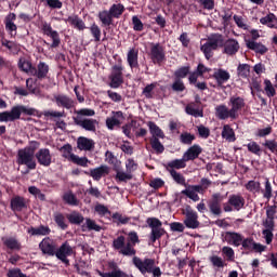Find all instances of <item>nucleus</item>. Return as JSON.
<instances>
[{"mask_svg": "<svg viewBox=\"0 0 277 277\" xmlns=\"http://www.w3.org/2000/svg\"><path fill=\"white\" fill-rule=\"evenodd\" d=\"M61 153H62L63 157L65 159H67V161H70L75 155V154H72V146H70L69 144L64 145L61 148Z\"/></svg>", "mask_w": 277, "mask_h": 277, "instance_id": "3c124183", "label": "nucleus"}, {"mask_svg": "<svg viewBox=\"0 0 277 277\" xmlns=\"http://www.w3.org/2000/svg\"><path fill=\"white\" fill-rule=\"evenodd\" d=\"M221 238L222 241L229 246H235V248H239V246H241V241H243V235L237 232H224L222 233Z\"/></svg>", "mask_w": 277, "mask_h": 277, "instance_id": "9d476101", "label": "nucleus"}, {"mask_svg": "<svg viewBox=\"0 0 277 277\" xmlns=\"http://www.w3.org/2000/svg\"><path fill=\"white\" fill-rule=\"evenodd\" d=\"M63 200L66 205H69V207H79V200L72 193H66L63 196Z\"/></svg>", "mask_w": 277, "mask_h": 277, "instance_id": "79ce46f5", "label": "nucleus"}, {"mask_svg": "<svg viewBox=\"0 0 277 277\" xmlns=\"http://www.w3.org/2000/svg\"><path fill=\"white\" fill-rule=\"evenodd\" d=\"M40 146L38 142L30 143L29 146L17 151L18 166H26L28 170H36V149Z\"/></svg>", "mask_w": 277, "mask_h": 277, "instance_id": "f257e3e1", "label": "nucleus"}, {"mask_svg": "<svg viewBox=\"0 0 277 277\" xmlns=\"http://www.w3.org/2000/svg\"><path fill=\"white\" fill-rule=\"evenodd\" d=\"M149 57L154 64H161V62L166 60V52L163 51V47H161L159 43H151Z\"/></svg>", "mask_w": 277, "mask_h": 277, "instance_id": "f8f14e48", "label": "nucleus"}, {"mask_svg": "<svg viewBox=\"0 0 277 277\" xmlns=\"http://www.w3.org/2000/svg\"><path fill=\"white\" fill-rule=\"evenodd\" d=\"M213 78L219 85H222L230 79V74L227 70L220 68L214 70Z\"/></svg>", "mask_w": 277, "mask_h": 277, "instance_id": "b1692460", "label": "nucleus"}, {"mask_svg": "<svg viewBox=\"0 0 277 277\" xmlns=\"http://www.w3.org/2000/svg\"><path fill=\"white\" fill-rule=\"evenodd\" d=\"M43 116L45 118H55L56 120H58L60 118H64L66 114L64 111L47 110L43 113Z\"/></svg>", "mask_w": 277, "mask_h": 277, "instance_id": "6e6d98bb", "label": "nucleus"}, {"mask_svg": "<svg viewBox=\"0 0 277 277\" xmlns=\"http://www.w3.org/2000/svg\"><path fill=\"white\" fill-rule=\"evenodd\" d=\"M2 242L4 246L9 248V250H19L21 249V242L16 240L14 237H3Z\"/></svg>", "mask_w": 277, "mask_h": 277, "instance_id": "c9c22d12", "label": "nucleus"}, {"mask_svg": "<svg viewBox=\"0 0 277 277\" xmlns=\"http://www.w3.org/2000/svg\"><path fill=\"white\" fill-rule=\"evenodd\" d=\"M215 116L219 120H227V118H233L235 120V115L232 109H228L226 105H219L215 107Z\"/></svg>", "mask_w": 277, "mask_h": 277, "instance_id": "f3484780", "label": "nucleus"}, {"mask_svg": "<svg viewBox=\"0 0 277 277\" xmlns=\"http://www.w3.org/2000/svg\"><path fill=\"white\" fill-rule=\"evenodd\" d=\"M246 44L251 51H254L255 53H260V55H265V52L267 51V47L254 40H247Z\"/></svg>", "mask_w": 277, "mask_h": 277, "instance_id": "cd10ccee", "label": "nucleus"}, {"mask_svg": "<svg viewBox=\"0 0 277 277\" xmlns=\"http://www.w3.org/2000/svg\"><path fill=\"white\" fill-rule=\"evenodd\" d=\"M146 224L149 226V228H151V233H150V241H153V243H155V241H157V239H161V237H163V235H166V229H163V223H161L159 221V219L157 217H148L146 220Z\"/></svg>", "mask_w": 277, "mask_h": 277, "instance_id": "423d86ee", "label": "nucleus"}, {"mask_svg": "<svg viewBox=\"0 0 277 277\" xmlns=\"http://www.w3.org/2000/svg\"><path fill=\"white\" fill-rule=\"evenodd\" d=\"M75 124L81 127L84 131H90L91 133H96V128L98 127V120L92 118H82L77 116L74 118Z\"/></svg>", "mask_w": 277, "mask_h": 277, "instance_id": "0eeeda50", "label": "nucleus"}, {"mask_svg": "<svg viewBox=\"0 0 277 277\" xmlns=\"http://www.w3.org/2000/svg\"><path fill=\"white\" fill-rule=\"evenodd\" d=\"M264 92L266 96H268V98H273V96H276V87H274L271 80H264Z\"/></svg>", "mask_w": 277, "mask_h": 277, "instance_id": "a19ab883", "label": "nucleus"}, {"mask_svg": "<svg viewBox=\"0 0 277 277\" xmlns=\"http://www.w3.org/2000/svg\"><path fill=\"white\" fill-rule=\"evenodd\" d=\"M238 77L242 79H248L250 77V65L248 64H240L237 68Z\"/></svg>", "mask_w": 277, "mask_h": 277, "instance_id": "c03bdc74", "label": "nucleus"}, {"mask_svg": "<svg viewBox=\"0 0 277 277\" xmlns=\"http://www.w3.org/2000/svg\"><path fill=\"white\" fill-rule=\"evenodd\" d=\"M36 158L40 166H44L45 168H49V166H51L52 157L51 151L48 148H42L37 151Z\"/></svg>", "mask_w": 277, "mask_h": 277, "instance_id": "dca6fc26", "label": "nucleus"}, {"mask_svg": "<svg viewBox=\"0 0 277 277\" xmlns=\"http://www.w3.org/2000/svg\"><path fill=\"white\" fill-rule=\"evenodd\" d=\"M222 137H223V140H226L227 142H235V140H237L235 137V131L228 124H225L223 127Z\"/></svg>", "mask_w": 277, "mask_h": 277, "instance_id": "58836bf2", "label": "nucleus"}, {"mask_svg": "<svg viewBox=\"0 0 277 277\" xmlns=\"http://www.w3.org/2000/svg\"><path fill=\"white\" fill-rule=\"evenodd\" d=\"M54 222L60 228H62V230H66V228H68V225L66 224V217H64V214L60 212L54 213Z\"/></svg>", "mask_w": 277, "mask_h": 277, "instance_id": "a18cd8bd", "label": "nucleus"}, {"mask_svg": "<svg viewBox=\"0 0 277 277\" xmlns=\"http://www.w3.org/2000/svg\"><path fill=\"white\" fill-rule=\"evenodd\" d=\"M229 103L232 105V114L237 118V113L239 111V109H243V107H246V102L243 101L242 97H230Z\"/></svg>", "mask_w": 277, "mask_h": 277, "instance_id": "412c9836", "label": "nucleus"}, {"mask_svg": "<svg viewBox=\"0 0 277 277\" xmlns=\"http://www.w3.org/2000/svg\"><path fill=\"white\" fill-rule=\"evenodd\" d=\"M18 66L21 70H23L24 72H29L30 75H31V70H34L31 63L25 58L19 60Z\"/></svg>", "mask_w": 277, "mask_h": 277, "instance_id": "864d4df0", "label": "nucleus"}, {"mask_svg": "<svg viewBox=\"0 0 277 277\" xmlns=\"http://www.w3.org/2000/svg\"><path fill=\"white\" fill-rule=\"evenodd\" d=\"M67 220L70 222V224H81V222H83V215L74 211L67 215Z\"/></svg>", "mask_w": 277, "mask_h": 277, "instance_id": "09e8293b", "label": "nucleus"}, {"mask_svg": "<svg viewBox=\"0 0 277 277\" xmlns=\"http://www.w3.org/2000/svg\"><path fill=\"white\" fill-rule=\"evenodd\" d=\"M182 194H184V196H187V198H190V200H194V202H198V200H200L198 193L194 192L190 187L182 190Z\"/></svg>", "mask_w": 277, "mask_h": 277, "instance_id": "052dcab7", "label": "nucleus"}, {"mask_svg": "<svg viewBox=\"0 0 277 277\" xmlns=\"http://www.w3.org/2000/svg\"><path fill=\"white\" fill-rule=\"evenodd\" d=\"M150 144H151V148H154L158 154H161L163 153V150H166V148L163 147V144H161V142H159V138L157 137H151Z\"/></svg>", "mask_w": 277, "mask_h": 277, "instance_id": "4d7b16f0", "label": "nucleus"}, {"mask_svg": "<svg viewBox=\"0 0 277 277\" xmlns=\"http://www.w3.org/2000/svg\"><path fill=\"white\" fill-rule=\"evenodd\" d=\"M85 226L88 230H95V233H101L102 228L98 224H96V221L92 219H85Z\"/></svg>", "mask_w": 277, "mask_h": 277, "instance_id": "5fc2aeb1", "label": "nucleus"}, {"mask_svg": "<svg viewBox=\"0 0 277 277\" xmlns=\"http://www.w3.org/2000/svg\"><path fill=\"white\" fill-rule=\"evenodd\" d=\"M105 157H106L107 163H109L110 166H114V170L120 168V163H121L120 160H118V158H116V156H114L111 151H106Z\"/></svg>", "mask_w": 277, "mask_h": 277, "instance_id": "49530a36", "label": "nucleus"}, {"mask_svg": "<svg viewBox=\"0 0 277 277\" xmlns=\"http://www.w3.org/2000/svg\"><path fill=\"white\" fill-rule=\"evenodd\" d=\"M185 111L188 116H194V118H202V116H205L202 109H199L196 103L186 105Z\"/></svg>", "mask_w": 277, "mask_h": 277, "instance_id": "2f4dec72", "label": "nucleus"}, {"mask_svg": "<svg viewBox=\"0 0 277 277\" xmlns=\"http://www.w3.org/2000/svg\"><path fill=\"white\" fill-rule=\"evenodd\" d=\"M72 247H70L68 242H65L56 251V256L60 259V261L68 265V256H72Z\"/></svg>", "mask_w": 277, "mask_h": 277, "instance_id": "2eb2a0df", "label": "nucleus"}, {"mask_svg": "<svg viewBox=\"0 0 277 277\" xmlns=\"http://www.w3.org/2000/svg\"><path fill=\"white\" fill-rule=\"evenodd\" d=\"M90 31L95 40V42H101V28L96 24H92Z\"/></svg>", "mask_w": 277, "mask_h": 277, "instance_id": "680f3d73", "label": "nucleus"}, {"mask_svg": "<svg viewBox=\"0 0 277 277\" xmlns=\"http://www.w3.org/2000/svg\"><path fill=\"white\" fill-rule=\"evenodd\" d=\"M108 12L113 15V18H120V16H122V12H124V5L120 3L113 4Z\"/></svg>", "mask_w": 277, "mask_h": 277, "instance_id": "37998d69", "label": "nucleus"}, {"mask_svg": "<svg viewBox=\"0 0 277 277\" xmlns=\"http://www.w3.org/2000/svg\"><path fill=\"white\" fill-rule=\"evenodd\" d=\"M47 75H49V65L44 62H40L37 69L35 67L31 69V76L37 77L38 79H44Z\"/></svg>", "mask_w": 277, "mask_h": 277, "instance_id": "aec40b11", "label": "nucleus"}, {"mask_svg": "<svg viewBox=\"0 0 277 277\" xmlns=\"http://www.w3.org/2000/svg\"><path fill=\"white\" fill-rule=\"evenodd\" d=\"M122 65H115L113 67L111 74H110V88L117 89L119 85H122L123 79H122Z\"/></svg>", "mask_w": 277, "mask_h": 277, "instance_id": "ddd939ff", "label": "nucleus"}, {"mask_svg": "<svg viewBox=\"0 0 277 277\" xmlns=\"http://www.w3.org/2000/svg\"><path fill=\"white\" fill-rule=\"evenodd\" d=\"M263 146H265V148H268V150H271V153H274L275 155L277 154V142L276 141L267 140V141H265Z\"/></svg>", "mask_w": 277, "mask_h": 277, "instance_id": "774afa93", "label": "nucleus"}, {"mask_svg": "<svg viewBox=\"0 0 277 277\" xmlns=\"http://www.w3.org/2000/svg\"><path fill=\"white\" fill-rule=\"evenodd\" d=\"M29 233H31L32 235H49V233H51V229H49V227L47 226H39L36 228L32 227Z\"/></svg>", "mask_w": 277, "mask_h": 277, "instance_id": "0e129e2a", "label": "nucleus"}, {"mask_svg": "<svg viewBox=\"0 0 277 277\" xmlns=\"http://www.w3.org/2000/svg\"><path fill=\"white\" fill-rule=\"evenodd\" d=\"M223 47L224 53H226V55H235V53L239 51V42L235 39H228L223 43Z\"/></svg>", "mask_w": 277, "mask_h": 277, "instance_id": "5701e85b", "label": "nucleus"}, {"mask_svg": "<svg viewBox=\"0 0 277 277\" xmlns=\"http://www.w3.org/2000/svg\"><path fill=\"white\" fill-rule=\"evenodd\" d=\"M147 127L149 128V132L153 135V137H156V138L160 137L161 140L166 137V135L163 134V131H161V129L158 126H156L155 122L148 121Z\"/></svg>", "mask_w": 277, "mask_h": 277, "instance_id": "4c0bfd02", "label": "nucleus"}, {"mask_svg": "<svg viewBox=\"0 0 277 277\" xmlns=\"http://www.w3.org/2000/svg\"><path fill=\"white\" fill-rule=\"evenodd\" d=\"M115 172H117L116 173V179L120 183H127V181H131V179H133L132 173H130L129 171H127V172L120 171V168L115 169Z\"/></svg>", "mask_w": 277, "mask_h": 277, "instance_id": "ea45409f", "label": "nucleus"}, {"mask_svg": "<svg viewBox=\"0 0 277 277\" xmlns=\"http://www.w3.org/2000/svg\"><path fill=\"white\" fill-rule=\"evenodd\" d=\"M183 168H187V160H185V156L182 159L171 160L166 164V170L170 172V170H183Z\"/></svg>", "mask_w": 277, "mask_h": 277, "instance_id": "4be33fe9", "label": "nucleus"}, {"mask_svg": "<svg viewBox=\"0 0 277 277\" xmlns=\"http://www.w3.org/2000/svg\"><path fill=\"white\" fill-rule=\"evenodd\" d=\"M247 148L249 153H252L253 155H258V157H261V146L256 142H250L247 145Z\"/></svg>", "mask_w": 277, "mask_h": 277, "instance_id": "bf43d9fd", "label": "nucleus"}, {"mask_svg": "<svg viewBox=\"0 0 277 277\" xmlns=\"http://www.w3.org/2000/svg\"><path fill=\"white\" fill-rule=\"evenodd\" d=\"M263 194L264 198H267V200H269V198H272V183L269 182V179H265V183H264V188L261 190Z\"/></svg>", "mask_w": 277, "mask_h": 277, "instance_id": "603ef678", "label": "nucleus"}, {"mask_svg": "<svg viewBox=\"0 0 277 277\" xmlns=\"http://www.w3.org/2000/svg\"><path fill=\"white\" fill-rule=\"evenodd\" d=\"M41 29L44 36H48L49 38L52 39V44H51L52 49H55L57 48L58 44H61L62 41L60 40V34L57 32V30H53V27H51V24L43 22L41 24Z\"/></svg>", "mask_w": 277, "mask_h": 277, "instance_id": "9b49d317", "label": "nucleus"}, {"mask_svg": "<svg viewBox=\"0 0 277 277\" xmlns=\"http://www.w3.org/2000/svg\"><path fill=\"white\" fill-rule=\"evenodd\" d=\"M21 114H26V116H36L38 110L23 105L14 106L10 111L0 113V122H14V120H21Z\"/></svg>", "mask_w": 277, "mask_h": 277, "instance_id": "7ed1b4c3", "label": "nucleus"}, {"mask_svg": "<svg viewBox=\"0 0 277 277\" xmlns=\"http://www.w3.org/2000/svg\"><path fill=\"white\" fill-rule=\"evenodd\" d=\"M187 75H189L188 66L181 67L177 70H175V72H174V76L176 77V79H185V77H187Z\"/></svg>", "mask_w": 277, "mask_h": 277, "instance_id": "69168bd1", "label": "nucleus"}, {"mask_svg": "<svg viewBox=\"0 0 277 277\" xmlns=\"http://www.w3.org/2000/svg\"><path fill=\"white\" fill-rule=\"evenodd\" d=\"M124 122V114L122 111H113L111 116L106 119V127L109 131H114L115 127H120Z\"/></svg>", "mask_w": 277, "mask_h": 277, "instance_id": "4468645a", "label": "nucleus"}, {"mask_svg": "<svg viewBox=\"0 0 277 277\" xmlns=\"http://www.w3.org/2000/svg\"><path fill=\"white\" fill-rule=\"evenodd\" d=\"M40 250L43 254H49L53 256L55 254V247L53 246V241L49 238L43 239L39 245Z\"/></svg>", "mask_w": 277, "mask_h": 277, "instance_id": "a878e982", "label": "nucleus"}, {"mask_svg": "<svg viewBox=\"0 0 277 277\" xmlns=\"http://www.w3.org/2000/svg\"><path fill=\"white\" fill-rule=\"evenodd\" d=\"M77 144L79 150H92V148H94V141L85 136H80Z\"/></svg>", "mask_w": 277, "mask_h": 277, "instance_id": "c756f323", "label": "nucleus"}, {"mask_svg": "<svg viewBox=\"0 0 277 277\" xmlns=\"http://www.w3.org/2000/svg\"><path fill=\"white\" fill-rule=\"evenodd\" d=\"M222 253L226 258L227 261H235V250L230 247H223Z\"/></svg>", "mask_w": 277, "mask_h": 277, "instance_id": "e2e57ef3", "label": "nucleus"}, {"mask_svg": "<svg viewBox=\"0 0 277 277\" xmlns=\"http://www.w3.org/2000/svg\"><path fill=\"white\" fill-rule=\"evenodd\" d=\"M98 18L104 27H109L114 23V16L109 11L100 12Z\"/></svg>", "mask_w": 277, "mask_h": 277, "instance_id": "72a5a7b5", "label": "nucleus"}, {"mask_svg": "<svg viewBox=\"0 0 277 277\" xmlns=\"http://www.w3.org/2000/svg\"><path fill=\"white\" fill-rule=\"evenodd\" d=\"M185 220L184 224L186 228H198L200 226V222L198 221V213L192 210V207L187 206L184 212Z\"/></svg>", "mask_w": 277, "mask_h": 277, "instance_id": "6e6552de", "label": "nucleus"}, {"mask_svg": "<svg viewBox=\"0 0 277 277\" xmlns=\"http://www.w3.org/2000/svg\"><path fill=\"white\" fill-rule=\"evenodd\" d=\"M228 205H230V207H233L236 211H240L243 209V205H246V199H243L241 195H230Z\"/></svg>", "mask_w": 277, "mask_h": 277, "instance_id": "393cba45", "label": "nucleus"}, {"mask_svg": "<svg viewBox=\"0 0 277 277\" xmlns=\"http://www.w3.org/2000/svg\"><path fill=\"white\" fill-rule=\"evenodd\" d=\"M201 153L202 147H200V145H193L184 153L183 157L187 161H194V159H198V157H200Z\"/></svg>", "mask_w": 277, "mask_h": 277, "instance_id": "6ab92c4d", "label": "nucleus"}, {"mask_svg": "<svg viewBox=\"0 0 277 277\" xmlns=\"http://www.w3.org/2000/svg\"><path fill=\"white\" fill-rule=\"evenodd\" d=\"M169 173L177 185H182L184 187L187 185L185 176L181 172L175 171V169H169Z\"/></svg>", "mask_w": 277, "mask_h": 277, "instance_id": "f704fd0d", "label": "nucleus"}, {"mask_svg": "<svg viewBox=\"0 0 277 277\" xmlns=\"http://www.w3.org/2000/svg\"><path fill=\"white\" fill-rule=\"evenodd\" d=\"M113 248L119 250V254H123V256H135L136 254L135 248H133L131 242H127L124 236H119L115 239L113 241Z\"/></svg>", "mask_w": 277, "mask_h": 277, "instance_id": "39448f33", "label": "nucleus"}, {"mask_svg": "<svg viewBox=\"0 0 277 277\" xmlns=\"http://www.w3.org/2000/svg\"><path fill=\"white\" fill-rule=\"evenodd\" d=\"M71 163H76V166H81L82 168H88V163H90V160L85 157H79L77 155L71 156Z\"/></svg>", "mask_w": 277, "mask_h": 277, "instance_id": "de8ad7c7", "label": "nucleus"}, {"mask_svg": "<svg viewBox=\"0 0 277 277\" xmlns=\"http://www.w3.org/2000/svg\"><path fill=\"white\" fill-rule=\"evenodd\" d=\"M25 198L21 196H15L13 199H11V209L12 211H23L25 209Z\"/></svg>", "mask_w": 277, "mask_h": 277, "instance_id": "473e14b6", "label": "nucleus"}, {"mask_svg": "<svg viewBox=\"0 0 277 277\" xmlns=\"http://www.w3.org/2000/svg\"><path fill=\"white\" fill-rule=\"evenodd\" d=\"M246 189H248V192H251L252 194H256L261 192V183L256 181H249L246 184Z\"/></svg>", "mask_w": 277, "mask_h": 277, "instance_id": "8fccbe9b", "label": "nucleus"}, {"mask_svg": "<svg viewBox=\"0 0 277 277\" xmlns=\"http://www.w3.org/2000/svg\"><path fill=\"white\" fill-rule=\"evenodd\" d=\"M109 174V167L107 166H101L94 169L90 170L89 176L93 177V181H100L104 176H107Z\"/></svg>", "mask_w": 277, "mask_h": 277, "instance_id": "a211bd4d", "label": "nucleus"}, {"mask_svg": "<svg viewBox=\"0 0 277 277\" xmlns=\"http://www.w3.org/2000/svg\"><path fill=\"white\" fill-rule=\"evenodd\" d=\"M54 101L57 107H65V109H70V107H72V100L64 94L55 95Z\"/></svg>", "mask_w": 277, "mask_h": 277, "instance_id": "bb28decb", "label": "nucleus"}, {"mask_svg": "<svg viewBox=\"0 0 277 277\" xmlns=\"http://www.w3.org/2000/svg\"><path fill=\"white\" fill-rule=\"evenodd\" d=\"M65 23H69L71 27L79 29V31H83V29H85V23H83V19L79 18L77 15H70L67 19H65Z\"/></svg>", "mask_w": 277, "mask_h": 277, "instance_id": "c85d7f7f", "label": "nucleus"}, {"mask_svg": "<svg viewBox=\"0 0 277 277\" xmlns=\"http://www.w3.org/2000/svg\"><path fill=\"white\" fill-rule=\"evenodd\" d=\"M194 140H196V136H194V134L190 133H182L180 136V141L182 142V144H192V142H194Z\"/></svg>", "mask_w": 277, "mask_h": 277, "instance_id": "338daca9", "label": "nucleus"}, {"mask_svg": "<svg viewBox=\"0 0 277 277\" xmlns=\"http://www.w3.org/2000/svg\"><path fill=\"white\" fill-rule=\"evenodd\" d=\"M97 274L101 277H127V274L122 271H116L110 273H103L101 271H97Z\"/></svg>", "mask_w": 277, "mask_h": 277, "instance_id": "13d9d810", "label": "nucleus"}, {"mask_svg": "<svg viewBox=\"0 0 277 277\" xmlns=\"http://www.w3.org/2000/svg\"><path fill=\"white\" fill-rule=\"evenodd\" d=\"M221 47H224V36L214 34L205 43L201 42L200 51L203 53L206 60H211L213 52L216 49H221Z\"/></svg>", "mask_w": 277, "mask_h": 277, "instance_id": "20e7f679", "label": "nucleus"}, {"mask_svg": "<svg viewBox=\"0 0 277 277\" xmlns=\"http://www.w3.org/2000/svg\"><path fill=\"white\" fill-rule=\"evenodd\" d=\"M132 263L143 276L151 274L154 277H161V268L155 264L154 259L145 258L142 260L141 258L134 256Z\"/></svg>", "mask_w": 277, "mask_h": 277, "instance_id": "f03ea898", "label": "nucleus"}, {"mask_svg": "<svg viewBox=\"0 0 277 277\" xmlns=\"http://www.w3.org/2000/svg\"><path fill=\"white\" fill-rule=\"evenodd\" d=\"M224 200V196L220 193H215L212 195L211 200L208 202V207L210 209V213L212 215H222V201Z\"/></svg>", "mask_w": 277, "mask_h": 277, "instance_id": "1a4fd4ad", "label": "nucleus"}, {"mask_svg": "<svg viewBox=\"0 0 277 277\" xmlns=\"http://www.w3.org/2000/svg\"><path fill=\"white\" fill-rule=\"evenodd\" d=\"M260 23L261 25H266V27H269L271 29H277V17L273 13L262 17Z\"/></svg>", "mask_w": 277, "mask_h": 277, "instance_id": "7c9ffc66", "label": "nucleus"}, {"mask_svg": "<svg viewBox=\"0 0 277 277\" xmlns=\"http://www.w3.org/2000/svg\"><path fill=\"white\" fill-rule=\"evenodd\" d=\"M127 62H128L130 68H132V69L137 68V66H140V64L137 63V50L131 49L128 52Z\"/></svg>", "mask_w": 277, "mask_h": 277, "instance_id": "e433bc0d", "label": "nucleus"}]
</instances>
